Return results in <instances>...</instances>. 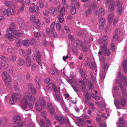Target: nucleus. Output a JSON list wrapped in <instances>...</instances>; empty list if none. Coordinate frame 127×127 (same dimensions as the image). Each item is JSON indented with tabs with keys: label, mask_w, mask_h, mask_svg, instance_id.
I'll return each mask as SVG.
<instances>
[{
	"label": "nucleus",
	"mask_w": 127,
	"mask_h": 127,
	"mask_svg": "<svg viewBox=\"0 0 127 127\" xmlns=\"http://www.w3.org/2000/svg\"><path fill=\"white\" fill-rule=\"evenodd\" d=\"M28 100L33 102L35 100V98L34 96L31 95L29 92H26L24 98L21 101V106L23 108L25 109L27 107L28 103H29Z\"/></svg>",
	"instance_id": "obj_1"
},
{
	"label": "nucleus",
	"mask_w": 127,
	"mask_h": 127,
	"mask_svg": "<svg viewBox=\"0 0 127 127\" xmlns=\"http://www.w3.org/2000/svg\"><path fill=\"white\" fill-rule=\"evenodd\" d=\"M40 99L39 101H37L35 106L36 109L39 111H41L46 105L45 102L43 99V98L41 97L40 98Z\"/></svg>",
	"instance_id": "obj_2"
},
{
	"label": "nucleus",
	"mask_w": 127,
	"mask_h": 127,
	"mask_svg": "<svg viewBox=\"0 0 127 127\" xmlns=\"http://www.w3.org/2000/svg\"><path fill=\"white\" fill-rule=\"evenodd\" d=\"M21 97V95L19 93H14L11 95V98L10 100L11 105L14 104L17 100Z\"/></svg>",
	"instance_id": "obj_3"
},
{
	"label": "nucleus",
	"mask_w": 127,
	"mask_h": 127,
	"mask_svg": "<svg viewBox=\"0 0 127 127\" xmlns=\"http://www.w3.org/2000/svg\"><path fill=\"white\" fill-rule=\"evenodd\" d=\"M1 75L2 79L6 84H9L11 82V78L8 73L3 72L2 73Z\"/></svg>",
	"instance_id": "obj_4"
},
{
	"label": "nucleus",
	"mask_w": 127,
	"mask_h": 127,
	"mask_svg": "<svg viewBox=\"0 0 127 127\" xmlns=\"http://www.w3.org/2000/svg\"><path fill=\"white\" fill-rule=\"evenodd\" d=\"M55 119L57 120L60 125H63L65 123L66 125L69 123V121L67 120V123H66V120L64 118L63 116L60 115H57L55 116Z\"/></svg>",
	"instance_id": "obj_5"
},
{
	"label": "nucleus",
	"mask_w": 127,
	"mask_h": 127,
	"mask_svg": "<svg viewBox=\"0 0 127 127\" xmlns=\"http://www.w3.org/2000/svg\"><path fill=\"white\" fill-rule=\"evenodd\" d=\"M109 3L108 7L109 10L110 11H112L114 10L115 5V2L114 1H111V0H106L105 2V4L108 5Z\"/></svg>",
	"instance_id": "obj_6"
},
{
	"label": "nucleus",
	"mask_w": 127,
	"mask_h": 127,
	"mask_svg": "<svg viewBox=\"0 0 127 127\" xmlns=\"http://www.w3.org/2000/svg\"><path fill=\"white\" fill-rule=\"evenodd\" d=\"M21 120V118L20 116L18 115L15 116L13 118V122L14 124H17L18 125L20 123H19Z\"/></svg>",
	"instance_id": "obj_7"
},
{
	"label": "nucleus",
	"mask_w": 127,
	"mask_h": 127,
	"mask_svg": "<svg viewBox=\"0 0 127 127\" xmlns=\"http://www.w3.org/2000/svg\"><path fill=\"white\" fill-rule=\"evenodd\" d=\"M36 58L35 59L36 62L42 68V66L41 64V62L40 59V54L39 52H37L36 53Z\"/></svg>",
	"instance_id": "obj_8"
},
{
	"label": "nucleus",
	"mask_w": 127,
	"mask_h": 127,
	"mask_svg": "<svg viewBox=\"0 0 127 127\" xmlns=\"http://www.w3.org/2000/svg\"><path fill=\"white\" fill-rule=\"evenodd\" d=\"M39 10V8L38 6L36 5H34L33 7H30L29 10L31 12H38Z\"/></svg>",
	"instance_id": "obj_9"
},
{
	"label": "nucleus",
	"mask_w": 127,
	"mask_h": 127,
	"mask_svg": "<svg viewBox=\"0 0 127 127\" xmlns=\"http://www.w3.org/2000/svg\"><path fill=\"white\" fill-rule=\"evenodd\" d=\"M54 97L56 100L60 102L61 104H63L64 102V101L57 93H55V94Z\"/></svg>",
	"instance_id": "obj_10"
},
{
	"label": "nucleus",
	"mask_w": 127,
	"mask_h": 127,
	"mask_svg": "<svg viewBox=\"0 0 127 127\" xmlns=\"http://www.w3.org/2000/svg\"><path fill=\"white\" fill-rule=\"evenodd\" d=\"M79 82L81 83L80 85L81 91L82 92H84L86 86L85 82L83 80L80 81H79Z\"/></svg>",
	"instance_id": "obj_11"
},
{
	"label": "nucleus",
	"mask_w": 127,
	"mask_h": 127,
	"mask_svg": "<svg viewBox=\"0 0 127 127\" xmlns=\"http://www.w3.org/2000/svg\"><path fill=\"white\" fill-rule=\"evenodd\" d=\"M119 86L121 88V89L122 90V92L123 95V97H125L127 95V93L126 88H124L123 86L122 85V84L121 82L119 83Z\"/></svg>",
	"instance_id": "obj_12"
},
{
	"label": "nucleus",
	"mask_w": 127,
	"mask_h": 127,
	"mask_svg": "<svg viewBox=\"0 0 127 127\" xmlns=\"http://www.w3.org/2000/svg\"><path fill=\"white\" fill-rule=\"evenodd\" d=\"M52 89L53 90V91L55 93H60V88L59 87L58 88L56 86L55 84L53 82H52L51 83Z\"/></svg>",
	"instance_id": "obj_13"
},
{
	"label": "nucleus",
	"mask_w": 127,
	"mask_h": 127,
	"mask_svg": "<svg viewBox=\"0 0 127 127\" xmlns=\"http://www.w3.org/2000/svg\"><path fill=\"white\" fill-rule=\"evenodd\" d=\"M7 119L6 117L0 118V127H2L7 123Z\"/></svg>",
	"instance_id": "obj_14"
},
{
	"label": "nucleus",
	"mask_w": 127,
	"mask_h": 127,
	"mask_svg": "<svg viewBox=\"0 0 127 127\" xmlns=\"http://www.w3.org/2000/svg\"><path fill=\"white\" fill-rule=\"evenodd\" d=\"M49 11L53 15L55 16L56 15L57 10L56 8L52 7L49 9Z\"/></svg>",
	"instance_id": "obj_15"
},
{
	"label": "nucleus",
	"mask_w": 127,
	"mask_h": 127,
	"mask_svg": "<svg viewBox=\"0 0 127 127\" xmlns=\"http://www.w3.org/2000/svg\"><path fill=\"white\" fill-rule=\"evenodd\" d=\"M84 123V122L82 119L81 118L78 119L77 124L79 127H81L83 126Z\"/></svg>",
	"instance_id": "obj_16"
},
{
	"label": "nucleus",
	"mask_w": 127,
	"mask_h": 127,
	"mask_svg": "<svg viewBox=\"0 0 127 127\" xmlns=\"http://www.w3.org/2000/svg\"><path fill=\"white\" fill-rule=\"evenodd\" d=\"M29 89L32 91V93L34 94H35L36 93V91L35 88L33 85L31 84H30L28 86Z\"/></svg>",
	"instance_id": "obj_17"
},
{
	"label": "nucleus",
	"mask_w": 127,
	"mask_h": 127,
	"mask_svg": "<svg viewBox=\"0 0 127 127\" xmlns=\"http://www.w3.org/2000/svg\"><path fill=\"white\" fill-rule=\"evenodd\" d=\"M76 43L77 47L79 49H81V47L84 43L82 40L79 39L76 40Z\"/></svg>",
	"instance_id": "obj_18"
},
{
	"label": "nucleus",
	"mask_w": 127,
	"mask_h": 127,
	"mask_svg": "<svg viewBox=\"0 0 127 127\" xmlns=\"http://www.w3.org/2000/svg\"><path fill=\"white\" fill-rule=\"evenodd\" d=\"M14 9L12 8L9 7L7 8V15H10L14 14Z\"/></svg>",
	"instance_id": "obj_19"
},
{
	"label": "nucleus",
	"mask_w": 127,
	"mask_h": 127,
	"mask_svg": "<svg viewBox=\"0 0 127 127\" xmlns=\"http://www.w3.org/2000/svg\"><path fill=\"white\" fill-rule=\"evenodd\" d=\"M120 122L119 124V127H123L124 126L125 124L124 120L122 118H119Z\"/></svg>",
	"instance_id": "obj_20"
},
{
	"label": "nucleus",
	"mask_w": 127,
	"mask_h": 127,
	"mask_svg": "<svg viewBox=\"0 0 127 127\" xmlns=\"http://www.w3.org/2000/svg\"><path fill=\"white\" fill-rule=\"evenodd\" d=\"M123 66L124 71L126 73H127V61L125 60L123 63Z\"/></svg>",
	"instance_id": "obj_21"
},
{
	"label": "nucleus",
	"mask_w": 127,
	"mask_h": 127,
	"mask_svg": "<svg viewBox=\"0 0 127 127\" xmlns=\"http://www.w3.org/2000/svg\"><path fill=\"white\" fill-rule=\"evenodd\" d=\"M79 71L81 76L83 77H86L87 75L85 72L84 71L82 68H80L79 70Z\"/></svg>",
	"instance_id": "obj_22"
},
{
	"label": "nucleus",
	"mask_w": 127,
	"mask_h": 127,
	"mask_svg": "<svg viewBox=\"0 0 127 127\" xmlns=\"http://www.w3.org/2000/svg\"><path fill=\"white\" fill-rule=\"evenodd\" d=\"M114 14L111 13L108 16V22L110 23L112 22V21L114 19Z\"/></svg>",
	"instance_id": "obj_23"
},
{
	"label": "nucleus",
	"mask_w": 127,
	"mask_h": 127,
	"mask_svg": "<svg viewBox=\"0 0 127 127\" xmlns=\"http://www.w3.org/2000/svg\"><path fill=\"white\" fill-rule=\"evenodd\" d=\"M102 52L104 56H109L111 54V52L109 49L108 48L106 50H105Z\"/></svg>",
	"instance_id": "obj_24"
},
{
	"label": "nucleus",
	"mask_w": 127,
	"mask_h": 127,
	"mask_svg": "<svg viewBox=\"0 0 127 127\" xmlns=\"http://www.w3.org/2000/svg\"><path fill=\"white\" fill-rule=\"evenodd\" d=\"M71 13L72 15L75 14L76 12V8L75 7V5H72L71 6Z\"/></svg>",
	"instance_id": "obj_25"
},
{
	"label": "nucleus",
	"mask_w": 127,
	"mask_h": 127,
	"mask_svg": "<svg viewBox=\"0 0 127 127\" xmlns=\"http://www.w3.org/2000/svg\"><path fill=\"white\" fill-rule=\"evenodd\" d=\"M81 51L84 52H86L88 50L87 46L85 43L81 47Z\"/></svg>",
	"instance_id": "obj_26"
},
{
	"label": "nucleus",
	"mask_w": 127,
	"mask_h": 127,
	"mask_svg": "<svg viewBox=\"0 0 127 127\" xmlns=\"http://www.w3.org/2000/svg\"><path fill=\"white\" fill-rule=\"evenodd\" d=\"M6 38H8L10 40L13 39L14 38V36L10 34H6L4 36Z\"/></svg>",
	"instance_id": "obj_27"
},
{
	"label": "nucleus",
	"mask_w": 127,
	"mask_h": 127,
	"mask_svg": "<svg viewBox=\"0 0 127 127\" xmlns=\"http://www.w3.org/2000/svg\"><path fill=\"white\" fill-rule=\"evenodd\" d=\"M46 32L48 34H49L50 33L53 34L55 32L54 28H50V29H47L46 30Z\"/></svg>",
	"instance_id": "obj_28"
},
{
	"label": "nucleus",
	"mask_w": 127,
	"mask_h": 127,
	"mask_svg": "<svg viewBox=\"0 0 127 127\" xmlns=\"http://www.w3.org/2000/svg\"><path fill=\"white\" fill-rule=\"evenodd\" d=\"M85 95V97L86 99L85 100V102L86 103H87L88 101V100L90 99L91 98V96L88 92L86 93Z\"/></svg>",
	"instance_id": "obj_29"
},
{
	"label": "nucleus",
	"mask_w": 127,
	"mask_h": 127,
	"mask_svg": "<svg viewBox=\"0 0 127 127\" xmlns=\"http://www.w3.org/2000/svg\"><path fill=\"white\" fill-rule=\"evenodd\" d=\"M88 85L89 86V90H93L94 88V86L92 84L90 80H89L88 81Z\"/></svg>",
	"instance_id": "obj_30"
},
{
	"label": "nucleus",
	"mask_w": 127,
	"mask_h": 127,
	"mask_svg": "<svg viewBox=\"0 0 127 127\" xmlns=\"http://www.w3.org/2000/svg\"><path fill=\"white\" fill-rule=\"evenodd\" d=\"M18 63L20 65H24L25 63L23 60L21 58H19L18 59Z\"/></svg>",
	"instance_id": "obj_31"
},
{
	"label": "nucleus",
	"mask_w": 127,
	"mask_h": 127,
	"mask_svg": "<svg viewBox=\"0 0 127 127\" xmlns=\"http://www.w3.org/2000/svg\"><path fill=\"white\" fill-rule=\"evenodd\" d=\"M33 24V26L35 27L36 29L38 28L40 26V23L38 20L35 21Z\"/></svg>",
	"instance_id": "obj_32"
},
{
	"label": "nucleus",
	"mask_w": 127,
	"mask_h": 127,
	"mask_svg": "<svg viewBox=\"0 0 127 127\" xmlns=\"http://www.w3.org/2000/svg\"><path fill=\"white\" fill-rule=\"evenodd\" d=\"M21 41V40L20 38H18L16 39V46L19 47L20 46Z\"/></svg>",
	"instance_id": "obj_33"
},
{
	"label": "nucleus",
	"mask_w": 127,
	"mask_h": 127,
	"mask_svg": "<svg viewBox=\"0 0 127 127\" xmlns=\"http://www.w3.org/2000/svg\"><path fill=\"white\" fill-rule=\"evenodd\" d=\"M121 104L123 106H125L126 104V100L125 97H122L120 100Z\"/></svg>",
	"instance_id": "obj_34"
},
{
	"label": "nucleus",
	"mask_w": 127,
	"mask_h": 127,
	"mask_svg": "<svg viewBox=\"0 0 127 127\" xmlns=\"http://www.w3.org/2000/svg\"><path fill=\"white\" fill-rule=\"evenodd\" d=\"M100 49L102 51V52H103L104 51L106 50L107 48V46L106 44L104 43L100 47Z\"/></svg>",
	"instance_id": "obj_35"
},
{
	"label": "nucleus",
	"mask_w": 127,
	"mask_h": 127,
	"mask_svg": "<svg viewBox=\"0 0 127 127\" xmlns=\"http://www.w3.org/2000/svg\"><path fill=\"white\" fill-rule=\"evenodd\" d=\"M65 9L64 7H63L61 9L60 11V14L62 16H64L65 14Z\"/></svg>",
	"instance_id": "obj_36"
},
{
	"label": "nucleus",
	"mask_w": 127,
	"mask_h": 127,
	"mask_svg": "<svg viewBox=\"0 0 127 127\" xmlns=\"http://www.w3.org/2000/svg\"><path fill=\"white\" fill-rule=\"evenodd\" d=\"M89 66L90 68L91 69H94L95 68L96 65L95 63L92 62L89 64Z\"/></svg>",
	"instance_id": "obj_37"
},
{
	"label": "nucleus",
	"mask_w": 127,
	"mask_h": 127,
	"mask_svg": "<svg viewBox=\"0 0 127 127\" xmlns=\"http://www.w3.org/2000/svg\"><path fill=\"white\" fill-rule=\"evenodd\" d=\"M45 120L47 122L46 125V127H51V123L49 119L48 118H46Z\"/></svg>",
	"instance_id": "obj_38"
},
{
	"label": "nucleus",
	"mask_w": 127,
	"mask_h": 127,
	"mask_svg": "<svg viewBox=\"0 0 127 127\" xmlns=\"http://www.w3.org/2000/svg\"><path fill=\"white\" fill-rule=\"evenodd\" d=\"M90 74L91 79L94 82H95L96 80V76H94L93 75V73L91 71L90 72Z\"/></svg>",
	"instance_id": "obj_39"
},
{
	"label": "nucleus",
	"mask_w": 127,
	"mask_h": 127,
	"mask_svg": "<svg viewBox=\"0 0 127 127\" xmlns=\"http://www.w3.org/2000/svg\"><path fill=\"white\" fill-rule=\"evenodd\" d=\"M114 104L117 109L120 108V101L119 100H116L114 101Z\"/></svg>",
	"instance_id": "obj_40"
},
{
	"label": "nucleus",
	"mask_w": 127,
	"mask_h": 127,
	"mask_svg": "<svg viewBox=\"0 0 127 127\" xmlns=\"http://www.w3.org/2000/svg\"><path fill=\"white\" fill-rule=\"evenodd\" d=\"M63 16L59 15L58 16V18L60 23H62L64 21V19Z\"/></svg>",
	"instance_id": "obj_41"
},
{
	"label": "nucleus",
	"mask_w": 127,
	"mask_h": 127,
	"mask_svg": "<svg viewBox=\"0 0 127 127\" xmlns=\"http://www.w3.org/2000/svg\"><path fill=\"white\" fill-rule=\"evenodd\" d=\"M122 80L124 86H127V78L125 77V76L123 77Z\"/></svg>",
	"instance_id": "obj_42"
},
{
	"label": "nucleus",
	"mask_w": 127,
	"mask_h": 127,
	"mask_svg": "<svg viewBox=\"0 0 127 127\" xmlns=\"http://www.w3.org/2000/svg\"><path fill=\"white\" fill-rule=\"evenodd\" d=\"M99 12L102 16H103L105 14V12L104 10L102 7H100V8Z\"/></svg>",
	"instance_id": "obj_43"
},
{
	"label": "nucleus",
	"mask_w": 127,
	"mask_h": 127,
	"mask_svg": "<svg viewBox=\"0 0 127 127\" xmlns=\"http://www.w3.org/2000/svg\"><path fill=\"white\" fill-rule=\"evenodd\" d=\"M123 8L122 7L119 8L117 9V12L118 15H120L122 13L123 11Z\"/></svg>",
	"instance_id": "obj_44"
},
{
	"label": "nucleus",
	"mask_w": 127,
	"mask_h": 127,
	"mask_svg": "<svg viewBox=\"0 0 127 127\" xmlns=\"http://www.w3.org/2000/svg\"><path fill=\"white\" fill-rule=\"evenodd\" d=\"M16 59L17 57L16 56L12 55L10 57L9 60L11 61L14 62L16 61Z\"/></svg>",
	"instance_id": "obj_45"
},
{
	"label": "nucleus",
	"mask_w": 127,
	"mask_h": 127,
	"mask_svg": "<svg viewBox=\"0 0 127 127\" xmlns=\"http://www.w3.org/2000/svg\"><path fill=\"white\" fill-rule=\"evenodd\" d=\"M15 48H9L7 49V51L9 53L13 54L15 52Z\"/></svg>",
	"instance_id": "obj_46"
},
{
	"label": "nucleus",
	"mask_w": 127,
	"mask_h": 127,
	"mask_svg": "<svg viewBox=\"0 0 127 127\" xmlns=\"http://www.w3.org/2000/svg\"><path fill=\"white\" fill-rule=\"evenodd\" d=\"M39 124L40 126L41 127H44L45 126L44 121L42 119H41L40 120Z\"/></svg>",
	"instance_id": "obj_47"
},
{
	"label": "nucleus",
	"mask_w": 127,
	"mask_h": 127,
	"mask_svg": "<svg viewBox=\"0 0 127 127\" xmlns=\"http://www.w3.org/2000/svg\"><path fill=\"white\" fill-rule=\"evenodd\" d=\"M51 90V87L49 85L47 86L45 89V91L46 93H49Z\"/></svg>",
	"instance_id": "obj_48"
},
{
	"label": "nucleus",
	"mask_w": 127,
	"mask_h": 127,
	"mask_svg": "<svg viewBox=\"0 0 127 127\" xmlns=\"http://www.w3.org/2000/svg\"><path fill=\"white\" fill-rule=\"evenodd\" d=\"M92 13V11L91 9H89L87 10L85 13L86 14V16L87 17H88L91 15Z\"/></svg>",
	"instance_id": "obj_49"
},
{
	"label": "nucleus",
	"mask_w": 127,
	"mask_h": 127,
	"mask_svg": "<svg viewBox=\"0 0 127 127\" xmlns=\"http://www.w3.org/2000/svg\"><path fill=\"white\" fill-rule=\"evenodd\" d=\"M111 48L112 52H114L115 51L116 47L114 43H111Z\"/></svg>",
	"instance_id": "obj_50"
},
{
	"label": "nucleus",
	"mask_w": 127,
	"mask_h": 127,
	"mask_svg": "<svg viewBox=\"0 0 127 127\" xmlns=\"http://www.w3.org/2000/svg\"><path fill=\"white\" fill-rule=\"evenodd\" d=\"M40 115L42 117L44 118L45 120L46 118H48L46 116L47 114L45 112L43 111L42 112L40 113Z\"/></svg>",
	"instance_id": "obj_51"
},
{
	"label": "nucleus",
	"mask_w": 127,
	"mask_h": 127,
	"mask_svg": "<svg viewBox=\"0 0 127 127\" xmlns=\"http://www.w3.org/2000/svg\"><path fill=\"white\" fill-rule=\"evenodd\" d=\"M26 63L27 66L29 67L31 64V59L27 60L26 61Z\"/></svg>",
	"instance_id": "obj_52"
},
{
	"label": "nucleus",
	"mask_w": 127,
	"mask_h": 127,
	"mask_svg": "<svg viewBox=\"0 0 127 127\" xmlns=\"http://www.w3.org/2000/svg\"><path fill=\"white\" fill-rule=\"evenodd\" d=\"M14 28H9L8 29L7 32L9 34H11L14 32Z\"/></svg>",
	"instance_id": "obj_53"
},
{
	"label": "nucleus",
	"mask_w": 127,
	"mask_h": 127,
	"mask_svg": "<svg viewBox=\"0 0 127 127\" xmlns=\"http://www.w3.org/2000/svg\"><path fill=\"white\" fill-rule=\"evenodd\" d=\"M5 4L6 6H8L10 7L12 5L11 2L8 1H6L5 2Z\"/></svg>",
	"instance_id": "obj_54"
},
{
	"label": "nucleus",
	"mask_w": 127,
	"mask_h": 127,
	"mask_svg": "<svg viewBox=\"0 0 127 127\" xmlns=\"http://www.w3.org/2000/svg\"><path fill=\"white\" fill-rule=\"evenodd\" d=\"M119 89V88L118 87L116 86H114L113 88V92L114 93H115Z\"/></svg>",
	"instance_id": "obj_55"
},
{
	"label": "nucleus",
	"mask_w": 127,
	"mask_h": 127,
	"mask_svg": "<svg viewBox=\"0 0 127 127\" xmlns=\"http://www.w3.org/2000/svg\"><path fill=\"white\" fill-rule=\"evenodd\" d=\"M96 120L97 121L99 122H100L101 120V116L98 114H97L96 116Z\"/></svg>",
	"instance_id": "obj_56"
},
{
	"label": "nucleus",
	"mask_w": 127,
	"mask_h": 127,
	"mask_svg": "<svg viewBox=\"0 0 127 127\" xmlns=\"http://www.w3.org/2000/svg\"><path fill=\"white\" fill-rule=\"evenodd\" d=\"M73 54L75 55H76L78 53L76 47H73L72 48Z\"/></svg>",
	"instance_id": "obj_57"
},
{
	"label": "nucleus",
	"mask_w": 127,
	"mask_h": 127,
	"mask_svg": "<svg viewBox=\"0 0 127 127\" xmlns=\"http://www.w3.org/2000/svg\"><path fill=\"white\" fill-rule=\"evenodd\" d=\"M23 44L24 46H27L28 44V40H24L22 41Z\"/></svg>",
	"instance_id": "obj_58"
},
{
	"label": "nucleus",
	"mask_w": 127,
	"mask_h": 127,
	"mask_svg": "<svg viewBox=\"0 0 127 127\" xmlns=\"http://www.w3.org/2000/svg\"><path fill=\"white\" fill-rule=\"evenodd\" d=\"M68 38L71 40L72 42H74V36L71 35H68Z\"/></svg>",
	"instance_id": "obj_59"
},
{
	"label": "nucleus",
	"mask_w": 127,
	"mask_h": 127,
	"mask_svg": "<svg viewBox=\"0 0 127 127\" xmlns=\"http://www.w3.org/2000/svg\"><path fill=\"white\" fill-rule=\"evenodd\" d=\"M122 2L121 1H118L117 3V6L119 8L122 7Z\"/></svg>",
	"instance_id": "obj_60"
},
{
	"label": "nucleus",
	"mask_w": 127,
	"mask_h": 127,
	"mask_svg": "<svg viewBox=\"0 0 127 127\" xmlns=\"http://www.w3.org/2000/svg\"><path fill=\"white\" fill-rule=\"evenodd\" d=\"M0 58H1L2 60H3L4 61H6L9 59V58L7 57L4 56H2L1 55H0Z\"/></svg>",
	"instance_id": "obj_61"
},
{
	"label": "nucleus",
	"mask_w": 127,
	"mask_h": 127,
	"mask_svg": "<svg viewBox=\"0 0 127 127\" xmlns=\"http://www.w3.org/2000/svg\"><path fill=\"white\" fill-rule=\"evenodd\" d=\"M87 105L88 106H91L92 107L94 106V104L92 102H90L89 101H88L86 103Z\"/></svg>",
	"instance_id": "obj_62"
},
{
	"label": "nucleus",
	"mask_w": 127,
	"mask_h": 127,
	"mask_svg": "<svg viewBox=\"0 0 127 127\" xmlns=\"http://www.w3.org/2000/svg\"><path fill=\"white\" fill-rule=\"evenodd\" d=\"M14 88L15 91L16 92H18L19 90L18 87V84L17 83H15L14 85Z\"/></svg>",
	"instance_id": "obj_63"
},
{
	"label": "nucleus",
	"mask_w": 127,
	"mask_h": 127,
	"mask_svg": "<svg viewBox=\"0 0 127 127\" xmlns=\"http://www.w3.org/2000/svg\"><path fill=\"white\" fill-rule=\"evenodd\" d=\"M34 35L35 37L37 38L40 37L41 34L39 32H36L34 33Z\"/></svg>",
	"instance_id": "obj_64"
}]
</instances>
